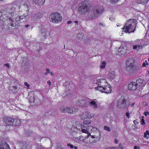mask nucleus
Listing matches in <instances>:
<instances>
[{
  "mask_svg": "<svg viewBox=\"0 0 149 149\" xmlns=\"http://www.w3.org/2000/svg\"><path fill=\"white\" fill-rule=\"evenodd\" d=\"M19 8V6L17 5L12 4L11 5L10 7H7L5 8L6 10L10 12L9 14L10 17H9V19L10 20V21H11L10 25L12 27L15 26L17 28V25H18V24H17V23L15 21V19L13 18V17L14 15V13Z\"/></svg>",
  "mask_w": 149,
  "mask_h": 149,
  "instance_id": "1",
  "label": "nucleus"
},
{
  "mask_svg": "<svg viewBox=\"0 0 149 149\" xmlns=\"http://www.w3.org/2000/svg\"><path fill=\"white\" fill-rule=\"evenodd\" d=\"M0 12L1 14L0 17V23H1V24H2V27H4L6 24L5 22L7 20L8 17H10L9 15L10 12L6 10L5 8L3 10H0Z\"/></svg>",
  "mask_w": 149,
  "mask_h": 149,
  "instance_id": "2",
  "label": "nucleus"
},
{
  "mask_svg": "<svg viewBox=\"0 0 149 149\" xmlns=\"http://www.w3.org/2000/svg\"><path fill=\"white\" fill-rule=\"evenodd\" d=\"M132 21L133 20L132 19H129L124 26V28H122V29L125 30V32L130 33L134 32L135 30L134 28L135 25Z\"/></svg>",
  "mask_w": 149,
  "mask_h": 149,
  "instance_id": "3",
  "label": "nucleus"
},
{
  "mask_svg": "<svg viewBox=\"0 0 149 149\" xmlns=\"http://www.w3.org/2000/svg\"><path fill=\"white\" fill-rule=\"evenodd\" d=\"M51 22L54 23L60 22L62 19V17L60 13L57 12L52 13L49 16Z\"/></svg>",
  "mask_w": 149,
  "mask_h": 149,
  "instance_id": "4",
  "label": "nucleus"
},
{
  "mask_svg": "<svg viewBox=\"0 0 149 149\" xmlns=\"http://www.w3.org/2000/svg\"><path fill=\"white\" fill-rule=\"evenodd\" d=\"M130 104L129 101L124 98H120L118 102V107L122 109L127 108Z\"/></svg>",
  "mask_w": 149,
  "mask_h": 149,
  "instance_id": "5",
  "label": "nucleus"
},
{
  "mask_svg": "<svg viewBox=\"0 0 149 149\" xmlns=\"http://www.w3.org/2000/svg\"><path fill=\"white\" fill-rule=\"evenodd\" d=\"M90 11V6L88 4H86L83 2L79 8V11L81 14H85Z\"/></svg>",
  "mask_w": 149,
  "mask_h": 149,
  "instance_id": "6",
  "label": "nucleus"
},
{
  "mask_svg": "<svg viewBox=\"0 0 149 149\" xmlns=\"http://www.w3.org/2000/svg\"><path fill=\"white\" fill-rule=\"evenodd\" d=\"M102 12V10L100 7H98L97 8L94 10L92 14L89 17L91 19L97 17Z\"/></svg>",
  "mask_w": 149,
  "mask_h": 149,
  "instance_id": "7",
  "label": "nucleus"
},
{
  "mask_svg": "<svg viewBox=\"0 0 149 149\" xmlns=\"http://www.w3.org/2000/svg\"><path fill=\"white\" fill-rule=\"evenodd\" d=\"M131 60H132V59L130 58L127 61V69L131 72H134L135 70V66H134L133 63L130 62V61Z\"/></svg>",
  "mask_w": 149,
  "mask_h": 149,
  "instance_id": "8",
  "label": "nucleus"
},
{
  "mask_svg": "<svg viewBox=\"0 0 149 149\" xmlns=\"http://www.w3.org/2000/svg\"><path fill=\"white\" fill-rule=\"evenodd\" d=\"M129 53V51L127 50L126 46H121L118 49L117 54L119 55H125Z\"/></svg>",
  "mask_w": 149,
  "mask_h": 149,
  "instance_id": "9",
  "label": "nucleus"
},
{
  "mask_svg": "<svg viewBox=\"0 0 149 149\" xmlns=\"http://www.w3.org/2000/svg\"><path fill=\"white\" fill-rule=\"evenodd\" d=\"M3 121L6 124L13 126L14 119L11 117H7L3 118Z\"/></svg>",
  "mask_w": 149,
  "mask_h": 149,
  "instance_id": "10",
  "label": "nucleus"
},
{
  "mask_svg": "<svg viewBox=\"0 0 149 149\" xmlns=\"http://www.w3.org/2000/svg\"><path fill=\"white\" fill-rule=\"evenodd\" d=\"M128 89L131 91L139 90L135 82H131L128 85Z\"/></svg>",
  "mask_w": 149,
  "mask_h": 149,
  "instance_id": "11",
  "label": "nucleus"
},
{
  "mask_svg": "<svg viewBox=\"0 0 149 149\" xmlns=\"http://www.w3.org/2000/svg\"><path fill=\"white\" fill-rule=\"evenodd\" d=\"M143 79L139 78L136 81V82H135L139 90H140L141 89V90L142 89V87L143 86Z\"/></svg>",
  "mask_w": 149,
  "mask_h": 149,
  "instance_id": "12",
  "label": "nucleus"
},
{
  "mask_svg": "<svg viewBox=\"0 0 149 149\" xmlns=\"http://www.w3.org/2000/svg\"><path fill=\"white\" fill-rule=\"evenodd\" d=\"M43 16V13L42 12H39L36 13L33 15V17L35 20H38Z\"/></svg>",
  "mask_w": 149,
  "mask_h": 149,
  "instance_id": "13",
  "label": "nucleus"
},
{
  "mask_svg": "<svg viewBox=\"0 0 149 149\" xmlns=\"http://www.w3.org/2000/svg\"><path fill=\"white\" fill-rule=\"evenodd\" d=\"M41 35L43 36V37H45L46 36H48L49 34V33L48 31H47L46 29L44 28H42L40 31Z\"/></svg>",
  "mask_w": 149,
  "mask_h": 149,
  "instance_id": "14",
  "label": "nucleus"
},
{
  "mask_svg": "<svg viewBox=\"0 0 149 149\" xmlns=\"http://www.w3.org/2000/svg\"><path fill=\"white\" fill-rule=\"evenodd\" d=\"M106 80L105 79H98L97 81V84L99 86H103L106 84Z\"/></svg>",
  "mask_w": 149,
  "mask_h": 149,
  "instance_id": "15",
  "label": "nucleus"
},
{
  "mask_svg": "<svg viewBox=\"0 0 149 149\" xmlns=\"http://www.w3.org/2000/svg\"><path fill=\"white\" fill-rule=\"evenodd\" d=\"M27 16L25 14H23L22 15L19 16L18 17H17L15 19V21L18 24L19 23L20 20H22L24 19Z\"/></svg>",
  "mask_w": 149,
  "mask_h": 149,
  "instance_id": "16",
  "label": "nucleus"
},
{
  "mask_svg": "<svg viewBox=\"0 0 149 149\" xmlns=\"http://www.w3.org/2000/svg\"><path fill=\"white\" fill-rule=\"evenodd\" d=\"M16 82L15 81V80H11L10 81V84L9 85V88L10 89H13L12 88H13V89H17V86H16L15 85V83H16Z\"/></svg>",
  "mask_w": 149,
  "mask_h": 149,
  "instance_id": "17",
  "label": "nucleus"
},
{
  "mask_svg": "<svg viewBox=\"0 0 149 149\" xmlns=\"http://www.w3.org/2000/svg\"><path fill=\"white\" fill-rule=\"evenodd\" d=\"M20 146L22 149H28L29 145L26 142L24 141L20 143Z\"/></svg>",
  "mask_w": 149,
  "mask_h": 149,
  "instance_id": "18",
  "label": "nucleus"
},
{
  "mask_svg": "<svg viewBox=\"0 0 149 149\" xmlns=\"http://www.w3.org/2000/svg\"><path fill=\"white\" fill-rule=\"evenodd\" d=\"M95 100H96L95 99L94 100H90V101H89V103L91 105V107H92L93 108L96 109L97 108L98 106L95 102L94 101Z\"/></svg>",
  "mask_w": 149,
  "mask_h": 149,
  "instance_id": "19",
  "label": "nucleus"
},
{
  "mask_svg": "<svg viewBox=\"0 0 149 149\" xmlns=\"http://www.w3.org/2000/svg\"><path fill=\"white\" fill-rule=\"evenodd\" d=\"M21 123V119H14V121L13 122V126H18Z\"/></svg>",
  "mask_w": 149,
  "mask_h": 149,
  "instance_id": "20",
  "label": "nucleus"
},
{
  "mask_svg": "<svg viewBox=\"0 0 149 149\" xmlns=\"http://www.w3.org/2000/svg\"><path fill=\"white\" fill-rule=\"evenodd\" d=\"M6 148H10L8 144L5 143H3L1 144L0 149H6Z\"/></svg>",
  "mask_w": 149,
  "mask_h": 149,
  "instance_id": "21",
  "label": "nucleus"
},
{
  "mask_svg": "<svg viewBox=\"0 0 149 149\" xmlns=\"http://www.w3.org/2000/svg\"><path fill=\"white\" fill-rule=\"evenodd\" d=\"M81 131L82 132L86 133L88 134H89V127L86 128V127L85 126H81Z\"/></svg>",
  "mask_w": 149,
  "mask_h": 149,
  "instance_id": "22",
  "label": "nucleus"
},
{
  "mask_svg": "<svg viewBox=\"0 0 149 149\" xmlns=\"http://www.w3.org/2000/svg\"><path fill=\"white\" fill-rule=\"evenodd\" d=\"M69 108V110H68V112L69 113L72 114H74L76 112V110L75 108L72 107H68Z\"/></svg>",
  "mask_w": 149,
  "mask_h": 149,
  "instance_id": "23",
  "label": "nucleus"
},
{
  "mask_svg": "<svg viewBox=\"0 0 149 149\" xmlns=\"http://www.w3.org/2000/svg\"><path fill=\"white\" fill-rule=\"evenodd\" d=\"M111 89L109 87H105L103 88V91H102L103 92H104L106 93H108L111 92Z\"/></svg>",
  "mask_w": 149,
  "mask_h": 149,
  "instance_id": "24",
  "label": "nucleus"
},
{
  "mask_svg": "<svg viewBox=\"0 0 149 149\" xmlns=\"http://www.w3.org/2000/svg\"><path fill=\"white\" fill-rule=\"evenodd\" d=\"M68 107H62L60 108V111L61 112L64 113H68V110H69Z\"/></svg>",
  "mask_w": 149,
  "mask_h": 149,
  "instance_id": "25",
  "label": "nucleus"
},
{
  "mask_svg": "<svg viewBox=\"0 0 149 149\" xmlns=\"http://www.w3.org/2000/svg\"><path fill=\"white\" fill-rule=\"evenodd\" d=\"M80 103L79 105L81 106H84L85 105L86 101L85 100H80L79 101Z\"/></svg>",
  "mask_w": 149,
  "mask_h": 149,
  "instance_id": "26",
  "label": "nucleus"
},
{
  "mask_svg": "<svg viewBox=\"0 0 149 149\" xmlns=\"http://www.w3.org/2000/svg\"><path fill=\"white\" fill-rule=\"evenodd\" d=\"M119 148L115 147V148H104V149H123V148L122 147V145H119Z\"/></svg>",
  "mask_w": 149,
  "mask_h": 149,
  "instance_id": "27",
  "label": "nucleus"
},
{
  "mask_svg": "<svg viewBox=\"0 0 149 149\" xmlns=\"http://www.w3.org/2000/svg\"><path fill=\"white\" fill-rule=\"evenodd\" d=\"M109 77L112 79H113L114 78L115 76L114 72L113 71H112L110 73V74H109Z\"/></svg>",
  "mask_w": 149,
  "mask_h": 149,
  "instance_id": "28",
  "label": "nucleus"
},
{
  "mask_svg": "<svg viewBox=\"0 0 149 149\" xmlns=\"http://www.w3.org/2000/svg\"><path fill=\"white\" fill-rule=\"evenodd\" d=\"M25 134L27 135L28 136H30L32 134L31 132L29 130H26L25 131Z\"/></svg>",
  "mask_w": 149,
  "mask_h": 149,
  "instance_id": "29",
  "label": "nucleus"
},
{
  "mask_svg": "<svg viewBox=\"0 0 149 149\" xmlns=\"http://www.w3.org/2000/svg\"><path fill=\"white\" fill-rule=\"evenodd\" d=\"M149 135V131L148 130H147L144 133V138H146V139H148L149 138V137H147V135Z\"/></svg>",
  "mask_w": 149,
  "mask_h": 149,
  "instance_id": "30",
  "label": "nucleus"
},
{
  "mask_svg": "<svg viewBox=\"0 0 149 149\" xmlns=\"http://www.w3.org/2000/svg\"><path fill=\"white\" fill-rule=\"evenodd\" d=\"M106 64V63L105 61H103L101 65V68H105V65Z\"/></svg>",
  "mask_w": 149,
  "mask_h": 149,
  "instance_id": "31",
  "label": "nucleus"
},
{
  "mask_svg": "<svg viewBox=\"0 0 149 149\" xmlns=\"http://www.w3.org/2000/svg\"><path fill=\"white\" fill-rule=\"evenodd\" d=\"M104 129L105 130L110 132L111 131V130L109 127H108L107 126H105L104 127Z\"/></svg>",
  "mask_w": 149,
  "mask_h": 149,
  "instance_id": "32",
  "label": "nucleus"
},
{
  "mask_svg": "<svg viewBox=\"0 0 149 149\" xmlns=\"http://www.w3.org/2000/svg\"><path fill=\"white\" fill-rule=\"evenodd\" d=\"M119 0H107L108 2H109L111 3H116Z\"/></svg>",
  "mask_w": 149,
  "mask_h": 149,
  "instance_id": "33",
  "label": "nucleus"
},
{
  "mask_svg": "<svg viewBox=\"0 0 149 149\" xmlns=\"http://www.w3.org/2000/svg\"><path fill=\"white\" fill-rule=\"evenodd\" d=\"M103 88L104 87L103 86H98L97 87V88L98 89V90L102 92H103L102 91H103Z\"/></svg>",
  "mask_w": 149,
  "mask_h": 149,
  "instance_id": "34",
  "label": "nucleus"
},
{
  "mask_svg": "<svg viewBox=\"0 0 149 149\" xmlns=\"http://www.w3.org/2000/svg\"><path fill=\"white\" fill-rule=\"evenodd\" d=\"M84 123L86 124H89L91 123V121L90 120H84Z\"/></svg>",
  "mask_w": 149,
  "mask_h": 149,
  "instance_id": "35",
  "label": "nucleus"
},
{
  "mask_svg": "<svg viewBox=\"0 0 149 149\" xmlns=\"http://www.w3.org/2000/svg\"><path fill=\"white\" fill-rule=\"evenodd\" d=\"M146 65H148V63L147 62V61H145V62L143 63V65H142V66L143 67H145Z\"/></svg>",
  "mask_w": 149,
  "mask_h": 149,
  "instance_id": "36",
  "label": "nucleus"
},
{
  "mask_svg": "<svg viewBox=\"0 0 149 149\" xmlns=\"http://www.w3.org/2000/svg\"><path fill=\"white\" fill-rule=\"evenodd\" d=\"M23 3L24 4H23V5H24V7H26L28 9L29 7V6L28 5L27 3L26 2H25Z\"/></svg>",
  "mask_w": 149,
  "mask_h": 149,
  "instance_id": "37",
  "label": "nucleus"
},
{
  "mask_svg": "<svg viewBox=\"0 0 149 149\" xmlns=\"http://www.w3.org/2000/svg\"><path fill=\"white\" fill-rule=\"evenodd\" d=\"M141 124L142 125H143L146 124V123L145 121V120L143 119H142L141 120Z\"/></svg>",
  "mask_w": 149,
  "mask_h": 149,
  "instance_id": "38",
  "label": "nucleus"
},
{
  "mask_svg": "<svg viewBox=\"0 0 149 149\" xmlns=\"http://www.w3.org/2000/svg\"><path fill=\"white\" fill-rule=\"evenodd\" d=\"M34 96H33V97L32 98H31L30 99V102H33L34 101V97H33Z\"/></svg>",
  "mask_w": 149,
  "mask_h": 149,
  "instance_id": "39",
  "label": "nucleus"
},
{
  "mask_svg": "<svg viewBox=\"0 0 149 149\" xmlns=\"http://www.w3.org/2000/svg\"><path fill=\"white\" fill-rule=\"evenodd\" d=\"M50 111L52 113H49V114H50L52 115H54L56 113L55 111L52 109Z\"/></svg>",
  "mask_w": 149,
  "mask_h": 149,
  "instance_id": "40",
  "label": "nucleus"
},
{
  "mask_svg": "<svg viewBox=\"0 0 149 149\" xmlns=\"http://www.w3.org/2000/svg\"><path fill=\"white\" fill-rule=\"evenodd\" d=\"M67 145L68 146L70 147V148H73L74 147V146H73L72 145L69 143L67 144Z\"/></svg>",
  "mask_w": 149,
  "mask_h": 149,
  "instance_id": "41",
  "label": "nucleus"
},
{
  "mask_svg": "<svg viewBox=\"0 0 149 149\" xmlns=\"http://www.w3.org/2000/svg\"><path fill=\"white\" fill-rule=\"evenodd\" d=\"M71 95V94H70L69 93H67V94L66 95H65V97H67V98H68V97H70V95Z\"/></svg>",
  "mask_w": 149,
  "mask_h": 149,
  "instance_id": "42",
  "label": "nucleus"
},
{
  "mask_svg": "<svg viewBox=\"0 0 149 149\" xmlns=\"http://www.w3.org/2000/svg\"><path fill=\"white\" fill-rule=\"evenodd\" d=\"M125 115L128 118H130V114L128 112H127L126 113H125Z\"/></svg>",
  "mask_w": 149,
  "mask_h": 149,
  "instance_id": "43",
  "label": "nucleus"
},
{
  "mask_svg": "<svg viewBox=\"0 0 149 149\" xmlns=\"http://www.w3.org/2000/svg\"><path fill=\"white\" fill-rule=\"evenodd\" d=\"M57 149H63L62 148L61 145H60L59 146H58L57 148Z\"/></svg>",
  "mask_w": 149,
  "mask_h": 149,
  "instance_id": "44",
  "label": "nucleus"
},
{
  "mask_svg": "<svg viewBox=\"0 0 149 149\" xmlns=\"http://www.w3.org/2000/svg\"><path fill=\"white\" fill-rule=\"evenodd\" d=\"M4 65L7 66L8 68H10V66L8 63H6V64H5Z\"/></svg>",
  "mask_w": 149,
  "mask_h": 149,
  "instance_id": "45",
  "label": "nucleus"
},
{
  "mask_svg": "<svg viewBox=\"0 0 149 149\" xmlns=\"http://www.w3.org/2000/svg\"><path fill=\"white\" fill-rule=\"evenodd\" d=\"M134 149H140V148L137 146H135L134 147Z\"/></svg>",
  "mask_w": 149,
  "mask_h": 149,
  "instance_id": "46",
  "label": "nucleus"
},
{
  "mask_svg": "<svg viewBox=\"0 0 149 149\" xmlns=\"http://www.w3.org/2000/svg\"><path fill=\"white\" fill-rule=\"evenodd\" d=\"M24 84L27 87H29V84H28L26 82H24Z\"/></svg>",
  "mask_w": 149,
  "mask_h": 149,
  "instance_id": "47",
  "label": "nucleus"
},
{
  "mask_svg": "<svg viewBox=\"0 0 149 149\" xmlns=\"http://www.w3.org/2000/svg\"><path fill=\"white\" fill-rule=\"evenodd\" d=\"M137 48V46L136 45H134L133 46V49H136Z\"/></svg>",
  "mask_w": 149,
  "mask_h": 149,
  "instance_id": "48",
  "label": "nucleus"
},
{
  "mask_svg": "<svg viewBox=\"0 0 149 149\" xmlns=\"http://www.w3.org/2000/svg\"><path fill=\"white\" fill-rule=\"evenodd\" d=\"M87 127H89V128H88L89 129V130H92V129H93V127L92 126H87L86 127V128Z\"/></svg>",
  "mask_w": 149,
  "mask_h": 149,
  "instance_id": "49",
  "label": "nucleus"
},
{
  "mask_svg": "<svg viewBox=\"0 0 149 149\" xmlns=\"http://www.w3.org/2000/svg\"><path fill=\"white\" fill-rule=\"evenodd\" d=\"M46 72H47L48 73H50V70L49 68H47L46 69Z\"/></svg>",
  "mask_w": 149,
  "mask_h": 149,
  "instance_id": "50",
  "label": "nucleus"
},
{
  "mask_svg": "<svg viewBox=\"0 0 149 149\" xmlns=\"http://www.w3.org/2000/svg\"><path fill=\"white\" fill-rule=\"evenodd\" d=\"M47 84L49 85L50 86L51 85V82L50 81H47Z\"/></svg>",
  "mask_w": 149,
  "mask_h": 149,
  "instance_id": "51",
  "label": "nucleus"
},
{
  "mask_svg": "<svg viewBox=\"0 0 149 149\" xmlns=\"http://www.w3.org/2000/svg\"><path fill=\"white\" fill-rule=\"evenodd\" d=\"M147 113H148L147 112L145 111L144 113V115H145V116H146L147 115H148V114H147Z\"/></svg>",
  "mask_w": 149,
  "mask_h": 149,
  "instance_id": "52",
  "label": "nucleus"
},
{
  "mask_svg": "<svg viewBox=\"0 0 149 149\" xmlns=\"http://www.w3.org/2000/svg\"><path fill=\"white\" fill-rule=\"evenodd\" d=\"M118 140H117V139H115V142L116 143H118Z\"/></svg>",
  "mask_w": 149,
  "mask_h": 149,
  "instance_id": "53",
  "label": "nucleus"
},
{
  "mask_svg": "<svg viewBox=\"0 0 149 149\" xmlns=\"http://www.w3.org/2000/svg\"><path fill=\"white\" fill-rule=\"evenodd\" d=\"M72 21H69L67 23L68 24H69L70 23H71L72 22Z\"/></svg>",
  "mask_w": 149,
  "mask_h": 149,
  "instance_id": "54",
  "label": "nucleus"
},
{
  "mask_svg": "<svg viewBox=\"0 0 149 149\" xmlns=\"http://www.w3.org/2000/svg\"><path fill=\"white\" fill-rule=\"evenodd\" d=\"M138 46L139 49H141L142 48V46H141L140 45H139Z\"/></svg>",
  "mask_w": 149,
  "mask_h": 149,
  "instance_id": "55",
  "label": "nucleus"
},
{
  "mask_svg": "<svg viewBox=\"0 0 149 149\" xmlns=\"http://www.w3.org/2000/svg\"><path fill=\"white\" fill-rule=\"evenodd\" d=\"M134 124H136V123H137V121H136V120H134Z\"/></svg>",
  "mask_w": 149,
  "mask_h": 149,
  "instance_id": "56",
  "label": "nucleus"
},
{
  "mask_svg": "<svg viewBox=\"0 0 149 149\" xmlns=\"http://www.w3.org/2000/svg\"><path fill=\"white\" fill-rule=\"evenodd\" d=\"M29 26V25H25V27L26 28H27V27L28 26Z\"/></svg>",
  "mask_w": 149,
  "mask_h": 149,
  "instance_id": "57",
  "label": "nucleus"
},
{
  "mask_svg": "<svg viewBox=\"0 0 149 149\" xmlns=\"http://www.w3.org/2000/svg\"><path fill=\"white\" fill-rule=\"evenodd\" d=\"M91 138H95V137L93 136H93H91Z\"/></svg>",
  "mask_w": 149,
  "mask_h": 149,
  "instance_id": "58",
  "label": "nucleus"
},
{
  "mask_svg": "<svg viewBox=\"0 0 149 149\" xmlns=\"http://www.w3.org/2000/svg\"><path fill=\"white\" fill-rule=\"evenodd\" d=\"M50 73L52 75H53L54 73L52 72H50Z\"/></svg>",
  "mask_w": 149,
  "mask_h": 149,
  "instance_id": "59",
  "label": "nucleus"
},
{
  "mask_svg": "<svg viewBox=\"0 0 149 149\" xmlns=\"http://www.w3.org/2000/svg\"><path fill=\"white\" fill-rule=\"evenodd\" d=\"M48 74V73L47 72H46L45 73V74L46 75H47Z\"/></svg>",
  "mask_w": 149,
  "mask_h": 149,
  "instance_id": "60",
  "label": "nucleus"
},
{
  "mask_svg": "<svg viewBox=\"0 0 149 149\" xmlns=\"http://www.w3.org/2000/svg\"><path fill=\"white\" fill-rule=\"evenodd\" d=\"M134 105V104L132 103L130 104V106L132 107H133Z\"/></svg>",
  "mask_w": 149,
  "mask_h": 149,
  "instance_id": "61",
  "label": "nucleus"
},
{
  "mask_svg": "<svg viewBox=\"0 0 149 149\" xmlns=\"http://www.w3.org/2000/svg\"><path fill=\"white\" fill-rule=\"evenodd\" d=\"M74 148L75 149H77V147L76 146H74Z\"/></svg>",
  "mask_w": 149,
  "mask_h": 149,
  "instance_id": "62",
  "label": "nucleus"
},
{
  "mask_svg": "<svg viewBox=\"0 0 149 149\" xmlns=\"http://www.w3.org/2000/svg\"><path fill=\"white\" fill-rule=\"evenodd\" d=\"M74 22L76 24H77L78 23V21H74Z\"/></svg>",
  "mask_w": 149,
  "mask_h": 149,
  "instance_id": "63",
  "label": "nucleus"
},
{
  "mask_svg": "<svg viewBox=\"0 0 149 149\" xmlns=\"http://www.w3.org/2000/svg\"><path fill=\"white\" fill-rule=\"evenodd\" d=\"M147 114H148V115H149V112H147Z\"/></svg>",
  "mask_w": 149,
  "mask_h": 149,
  "instance_id": "64",
  "label": "nucleus"
}]
</instances>
